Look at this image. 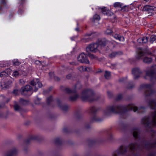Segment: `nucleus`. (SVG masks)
Listing matches in <instances>:
<instances>
[{
    "label": "nucleus",
    "mask_w": 156,
    "mask_h": 156,
    "mask_svg": "<svg viewBox=\"0 0 156 156\" xmlns=\"http://www.w3.org/2000/svg\"><path fill=\"white\" fill-rule=\"evenodd\" d=\"M94 94L93 91L90 89H87L84 90L81 94V98L83 101L88 100L91 101L92 96Z\"/></svg>",
    "instance_id": "f257e3e1"
},
{
    "label": "nucleus",
    "mask_w": 156,
    "mask_h": 156,
    "mask_svg": "<svg viewBox=\"0 0 156 156\" xmlns=\"http://www.w3.org/2000/svg\"><path fill=\"white\" fill-rule=\"evenodd\" d=\"M98 48L103 49L105 46L107 47H114L112 43L108 41L105 38L100 39L98 41Z\"/></svg>",
    "instance_id": "f03ea898"
},
{
    "label": "nucleus",
    "mask_w": 156,
    "mask_h": 156,
    "mask_svg": "<svg viewBox=\"0 0 156 156\" xmlns=\"http://www.w3.org/2000/svg\"><path fill=\"white\" fill-rule=\"evenodd\" d=\"M13 79L10 77L2 80L0 82V86L2 90H6L8 89L10 85L12 83Z\"/></svg>",
    "instance_id": "7ed1b4c3"
},
{
    "label": "nucleus",
    "mask_w": 156,
    "mask_h": 156,
    "mask_svg": "<svg viewBox=\"0 0 156 156\" xmlns=\"http://www.w3.org/2000/svg\"><path fill=\"white\" fill-rule=\"evenodd\" d=\"M102 12L104 14L106 15L108 17V19L112 22H114L115 20L116 17L115 14L108 9H106L105 7L101 9Z\"/></svg>",
    "instance_id": "20e7f679"
},
{
    "label": "nucleus",
    "mask_w": 156,
    "mask_h": 156,
    "mask_svg": "<svg viewBox=\"0 0 156 156\" xmlns=\"http://www.w3.org/2000/svg\"><path fill=\"white\" fill-rule=\"evenodd\" d=\"M142 122L144 124H147L148 122H152L153 125H156V112L152 114L151 120H150L148 118L145 117L143 119Z\"/></svg>",
    "instance_id": "39448f33"
},
{
    "label": "nucleus",
    "mask_w": 156,
    "mask_h": 156,
    "mask_svg": "<svg viewBox=\"0 0 156 156\" xmlns=\"http://www.w3.org/2000/svg\"><path fill=\"white\" fill-rule=\"evenodd\" d=\"M78 62L80 63L89 64L90 62L87 59L86 56L84 54H81L79 55L77 58Z\"/></svg>",
    "instance_id": "423d86ee"
},
{
    "label": "nucleus",
    "mask_w": 156,
    "mask_h": 156,
    "mask_svg": "<svg viewBox=\"0 0 156 156\" xmlns=\"http://www.w3.org/2000/svg\"><path fill=\"white\" fill-rule=\"evenodd\" d=\"M98 48V44H90L89 46L87 47V51L88 52L90 51L92 52H96L98 50H99Z\"/></svg>",
    "instance_id": "0eeeda50"
},
{
    "label": "nucleus",
    "mask_w": 156,
    "mask_h": 156,
    "mask_svg": "<svg viewBox=\"0 0 156 156\" xmlns=\"http://www.w3.org/2000/svg\"><path fill=\"white\" fill-rule=\"evenodd\" d=\"M32 88L29 85H27L25 87L21 88L20 92L22 95H25L26 93L30 90Z\"/></svg>",
    "instance_id": "6e6552de"
},
{
    "label": "nucleus",
    "mask_w": 156,
    "mask_h": 156,
    "mask_svg": "<svg viewBox=\"0 0 156 156\" xmlns=\"http://www.w3.org/2000/svg\"><path fill=\"white\" fill-rule=\"evenodd\" d=\"M141 73V70L138 68H134L132 70V73L134 75L135 79L139 77Z\"/></svg>",
    "instance_id": "1a4fd4ad"
},
{
    "label": "nucleus",
    "mask_w": 156,
    "mask_h": 156,
    "mask_svg": "<svg viewBox=\"0 0 156 156\" xmlns=\"http://www.w3.org/2000/svg\"><path fill=\"white\" fill-rule=\"evenodd\" d=\"M17 151L15 149H11L4 154V156H14L16 155Z\"/></svg>",
    "instance_id": "9d476101"
},
{
    "label": "nucleus",
    "mask_w": 156,
    "mask_h": 156,
    "mask_svg": "<svg viewBox=\"0 0 156 156\" xmlns=\"http://www.w3.org/2000/svg\"><path fill=\"white\" fill-rule=\"evenodd\" d=\"M156 7L149 5H146L143 7V10L145 11L152 12L154 11Z\"/></svg>",
    "instance_id": "9b49d317"
},
{
    "label": "nucleus",
    "mask_w": 156,
    "mask_h": 156,
    "mask_svg": "<svg viewBox=\"0 0 156 156\" xmlns=\"http://www.w3.org/2000/svg\"><path fill=\"white\" fill-rule=\"evenodd\" d=\"M148 53V52L147 50H140L139 51L138 56L137 58L139 59L140 57L142 56L145 54Z\"/></svg>",
    "instance_id": "f8f14e48"
},
{
    "label": "nucleus",
    "mask_w": 156,
    "mask_h": 156,
    "mask_svg": "<svg viewBox=\"0 0 156 156\" xmlns=\"http://www.w3.org/2000/svg\"><path fill=\"white\" fill-rule=\"evenodd\" d=\"M15 110L16 111H19L21 112L23 111V109L21 107L17 104H15L14 106Z\"/></svg>",
    "instance_id": "ddd939ff"
},
{
    "label": "nucleus",
    "mask_w": 156,
    "mask_h": 156,
    "mask_svg": "<svg viewBox=\"0 0 156 156\" xmlns=\"http://www.w3.org/2000/svg\"><path fill=\"white\" fill-rule=\"evenodd\" d=\"M19 103L20 105H27L29 101L23 98H21L19 100Z\"/></svg>",
    "instance_id": "4468645a"
},
{
    "label": "nucleus",
    "mask_w": 156,
    "mask_h": 156,
    "mask_svg": "<svg viewBox=\"0 0 156 156\" xmlns=\"http://www.w3.org/2000/svg\"><path fill=\"white\" fill-rule=\"evenodd\" d=\"M113 37L116 40H119V41H123L124 40V37L118 34H115L113 35Z\"/></svg>",
    "instance_id": "2eb2a0df"
},
{
    "label": "nucleus",
    "mask_w": 156,
    "mask_h": 156,
    "mask_svg": "<svg viewBox=\"0 0 156 156\" xmlns=\"http://www.w3.org/2000/svg\"><path fill=\"white\" fill-rule=\"evenodd\" d=\"M148 40V38L147 37H144L141 38H139L137 40V42L139 43H141V41H142V43H146Z\"/></svg>",
    "instance_id": "dca6fc26"
},
{
    "label": "nucleus",
    "mask_w": 156,
    "mask_h": 156,
    "mask_svg": "<svg viewBox=\"0 0 156 156\" xmlns=\"http://www.w3.org/2000/svg\"><path fill=\"white\" fill-rule=\"evenodd\" d=\"M36 82L35 85V91L37 90L38 87H41L42 86L41 83L38 80H37Z\"/></svg>",
    "instance_id": "f3484780"
},
{
    "label": "nucleus",
    "mask_w": 156,
    "mask_h": 156,
    "mask_svg": "<svg viewBox=\"0 0 156 156\" xmlns=\"http://www.w3.org/2000/svg\"><path fill=\"white\" fill-rule=\"evenodd\" d=\"M152 61L151 58H148L147 57H145L143 61L144 62L146 63H150Z\"/></svg>",
    "instance_id": "a211bd4d"
},
{
    "label": "nucleus",
    "mask_w": 156,
    "mask_h": 156,
    "mask_svg": "<svg viewBox=\"0 0 156 156\" xmlns=\"http://www.w3.org/2000/svg\"><path fill=\"white\" fill-rule=\"evenodd\" d=\"M100 18L99 15L96 14L93 17L92 21L93 22L98 21L100 20Z\"/></svg>",
    "instance_id": "6ab92c4d"
},
{
    "label": "nucleus",
    "mask_w": 156,
    "mask_h": 156,
    "mask_svg": "<svg viewBox=\"0 0 156 156\" xmlns=\"http://www.w3.org/2000/svg\"><path fill=\"white\" fill-rule=\"evenodd\" d=\"M104 76L106 79H109L111 77V73L110 72L106 71Z\"/></svg>",
    "instance_id": "aec40b11"
},
{
    "label": "nucleus",
    "mask_w": 156,
    "mask_h": 156,
    "mask_svg": "<svg viewBox=\"0 0 156 156\" xmlns=\"http://www.w3.org/2000/svg\"><path fill=\"white\" fill-rule=\"evenodd\" d=\"M8 76V74L5 71H3L0 73V77H4Z\"/></svg>",
    "instance_id": "412c9836"
},
{
    "label": "nucleus",
    "mask_w": 156,
    "mask_h": 156,
    "mask_svg": "<svg viewBox=\"0 0 156 156\" xmlns=\"http://www.w3.org/2000/svg\"><path fill=\"white\" fill-rule=\"evenodd\" d=\"M126 148L122 146H121L120 147L119 152L118 153L123 154L126 152Z\"/></svg>",
    "instance_id": "4be33fe9"
},
{
    "label": "nucleus",
    "mask_w": 156,
    "mask_h": 156,
    "mask_svg": "<svg viewBox=\"0 0 156 156\" xmlns=\"http://www.w3.org/2000/svg\"><path fill=\"white\" fill-rule=\"evenodd\" d=\"M118 54H119L117 52H113L109 54V56L111 58H113L115 57Z\"/></svg>",
    "instance_id": "5701e85b"
},
{
    "label": "nucleus",
    "mask_w": 156,
    "mask_h": 156,
    "mask_svg": "<svg viewBox=\"0 0 156 156\" xmlns=\"http://www.w3.org/2000/svg\"><path fill=\"white\" fill-rule=\"evenodd\" d=\"M87 55L92 59H97V57L93 54H88Z\"/></svg>",
    "instance_id": "b1692460"
},
{
    "label": "nucleus",
    "mask_w": 156,
    "mask_h": 156,
    "mask_svg": "<svg viewBox=\"0 0 156 156\" xmlns=\"http://www.w3.org/2000/svg\"><path fill=\"white\" fill-rule=\"evenodd\" d=\"M78 69L80 72H83L87 70V68H84L83 66H80L78 67Z\"/></svg>",
    "instance_id": "393cba45"
},
{
    "label": "nucleus",
    "mask_w": 156,
    "mask_h": 156,
    "mask_svg": "<svg viewBox=\"0 0 156 156\" xmlns=\"http://www.w3.org/2000/svg\"><path fill=\"white\" fill-rule=\"evenodd\" d=\"M19 75V73L17 71H14L12 75L13 77H18Z\"/></svg>",
    "instance_id": "a878e982"
},
{
    "label": "nucleus",
    "mask_w": 156,
    "mask_h": 156,
    "mask_svg": "<svg viewBox=\"0 0 156 156\" xmlns=\"http://www.w3.org/2000/svg\"><path fill=\"white\" fill-rule=\"evenodd\" d=\"M13 64L15 66H19L20 64V62L17 59H14L13 61Z\"/></svg>",
    "instance_id": "bb28decb"
},
{
    "label": "nucleus",
    "mask_w": 156,
    "mask_h": 156,
    "mask_svg": "<svg viewBox=\"0 0 156 156\" xmlns=\"http://www.w3.org/2000/svg\"><path fill=\"white\" fill-rule=\"evenodd\" d=\"M78 96L77 94H76L74 97H71L70 98V100L71 101H74L76 100L78 98Z\"/></svg>",
    "instance_id": "cd10ccee"
},
{
    "label": "nucleus",
    "mask_w": 156,
    "mask_h": 156,
    "mask_svg": "<svg viewBox=\"0 0 156 156\" xmlns=\"http://www.w3.org/2000/svg\"><path fill=\"white\" fill-rule=\"evenodd\" d=\"M112 31L111 29H107L105 31V34L107 35L110 34L112 33Z\"/></svg>",
    "instance_id": "c85d7f7f"
},
{
    "label": "nucleus",
    "mask_w": 156,
    "mask_h": 156,
    "mask_svg": "<svg viewBox=\"0 0 156 156\" xmlns=\"http://www.w3.org/2000/svg\"><path fill=\"white\" fill-rule=\"evenodd\" d=\"M65 91L67 93H73L74 91H73L72 90H71L68 87H66L65 89Z\"/></svg>",
    "instance_id": "c756f323"
},
{
    "label": "nucleus",
    "mask_w": 156,
    "mask_h": 156,
    "mask_svg": "<svg viewBox=\"0 0 156 156\" xmlns=\"http://www.w3.org/2000/svg\"><path fill=\"white\" fill-rule=\"evenodd\" d=\"M61 108L63 111H66L68 109L69 107L67 105H64L62 106Z\"/></svg>",
    "instance_id": "7c9ffc66"
},
{
    "label": "nucleus",
    "mask_w": 156,
    "mask_h": 156,
    "mask_svg": "<svg viewBox=\"0 0 156 156\" xmlns=\"http://www.w3.org/2000/svg\"><path fill=\"white\" fill-rule=\"evenodd\" d=\"M138 132L137 129L135 130L133 132V135L134 137H136L138 135Z\"/></svg>",
    "instance_id": "2f4dec72"
},
{
    "label": "nucleus",
    "mask_w": 156,
    "mask_h": 156,
    "mask_svg": "<svg viewBox=\"0 0 156 156\" xmlns=\"http://www.w3.org/2000/svg\"><path fill=\"white\" fill-rule=\"evenodd\" d=\"M114 6L115 7H120L121 6V5L119 2H116L114 4Z\"/></svg>",
    "instance_id": "473e14b6"
},
{
    "label": "nucleus",
    "mask_w": 156,
    "mask_h": 156,
    "mask_svg": "<svg viewBox=\"0 0 156 156\" xmlns=\"http://www.w3.org/2000/svg\"><path fill=\"white\" fill-rule=\"evenodd\" d=\"M150 105H151L152 106H153L154 105H156V103L154 101H151L149 102Z\"/></svg>",
    "instance_id": "72a5a7b5"
},
{
    "label": "nucleus",
    "mask_w": 156,
    "mask_h": 156,
    "mask_svg": "<svg viewBox=\"0 0 156 156\" xmlns=\"http://www.w3.org/2000/svg\"><path fill=\"white\" fill-rule=\"evenodd\" d=\"M121 10L123 12H126L128 11V8L126 6H125L122 8Z\"/></svg>",
    "instance_id": "f704fd0d"
},
{
    "label": "nucleus",
    "mask_w": 156,
    "mask_h": 156,
    "mask_svg": "<svg viewBox=\"0 0 156 156\" xmlns=\"http://www.w3.org/2000/svg\"><path fill=\"white\" fill-rule=\"evenodd\" d=\"M131 109H133V111L135 112L137 110V108L136 107H135L134 106H132L131 107Z\"/></svg>",
    "instance_id": "c9c22d12"
},
{
    "label": "nucleus",
    "mask_w": 156,
    "mask_h": 156,
    "mask_svg": "<svg viewBox=\"0 0 156 156\" xmlns=\"http://www.w3.org/2000/svg\"><path fill=\"white\" fill-rule=\"evenodd\" d=\"M129 147L132 150H133L135 148L134 145L133 144H131L129 145Z\"/></svg>",
    "instance_id": "e433bc0d"
},
{
    "label": "nucleus",
    "mask_w": 156,
    "mask_h": 156,
    "mask_svg": "<svg viewBox=\"0 0 156 156\" xmlns=\"http://www.w3.org/2000/svg\"><path fill=\"white\" fill-rule=\"evenodd\" d=\"M18 90H14L13 91V94L16 95H17L18 94Z\"/></svg>",
    "instance_id": "4c0bfd02"
},
{
    "label": "nucleus",
    "mask_w": 156,
    "mask_h": 156,
    "mask_svg": "<svg viewBox=\"0 0 156 156\" xmlns=\"http://www.w3.org/2000/svg\"><path fill=\"white\" fill-rule=\"evenodd\" d=\"M52 100V97H50L49 98H48L47 100V101L48 103H49Z\"/></svg>",
    "instance_id": "58836bf2"
},
{
    "label": "nucleus",
    "mask_w": 156,
    "mask_h": 156,
    "mask_svg": "<svg viewBox=\"0 0 156 156\" xmlns=\"http://www.w3.org/2000/svg\"><path fill=\"white\" fill-rule=\"evenodd\" d=\"M72 75L71 74H70L67 75L66 77L68 79H70L72 77Z\"/></svg>",
    "instance_id": "ea45409f"
},
{
    "label": "nucleus",
    "mask_w": 156,
    "mask_h": 156,
    "mask_svg": "<svg viewBox=\"0 0 156 156\" xmlns=\"http://www.w3.org/2000/svg\"><path fill=\"white\" fill-rule=\"evenodd\" d=\"M54 78L56 81H58L60 80V79L57 76H55Z\"/></svg>",
    "instance_id": "a19ab883"
},
{
    "label": "nucleus",
    "mask_w": 156,
    "mask_h": 156,
    "mask_svg": "<svg viewBox=\"0 0 156 156\" xmlns=\"http://www.w3.org/2000/svg\"><path fill=\"white\" fill-rule=\"evenodd\" d=\"M30 84L33 86H34L35 87V84L34 83L33 80L31 81L30 82Z\"/></svg>",
    "instance_id": "79ce46f5"
},
{
    "label": "nucleus",
    "mask_w": 156,
    "mask_h": 156,
    "mask_svg": "<svg viewBox=\"0 0 156 156\" xmlns=\"http://www.w3.org/2000/svg\"><path fill=\"white\" fill-rule=\"evenodd\" d=\"M147 75L148 76H151L152 74V73H149L148 72H147Z\"/></svg>",
    "instance_id": "37998d69"
},
{
    "label": "nucleus",
    "mask_w": 156,
    "mask_h": 156,
    "mask_svg": "<svg viewBox=\"0 0 156 156\" xmlns=\"http://www.w3.org/2000/svg\"><path fill=\"white\" fill-rule=\"evenodd\" d=\"M20 83H22V84H23L24 83H25V82L24 81H23V80H20Z\"/></svg>",
    "instance_id": "c03bdc74"
},
{
    "label": "nucleus",
    "mask_w": 156,
    "mask_h": 156,
    "mask_svg": "<svg viewBox=\"0 0 156 156\" xmlns=\"http://www.w3.org/2000/svg\"><path fill=\"white\" fill-rule=\"evenodd\" d=\"M70 64L73 65H76V64L75 62H73L70 63Z\"/></svg>",
    "instance_id": "a18cd8bd"
},
{
    "label": "nucleus",
    "mask_w": 156,
    "mask_h": 156,
    "mask_svg": "<svg viewBox=\"0 0 156 156\" xmlns=\"http://www.w3.org/2000/svg\"><path fill=\"white\" fill-rule=\"evenodd\" d=\"M59 139H57L55 140V142L56 143H58V142L59 141Z\"/></svg>",
    "instance_id": "49530a36"
},
{
    "label": "nucleus",
    "mask_w": 156,
    "mask_h": 156,
    "mask_svg": "<svg viewBox=\"0 0 156 156\" xmlns=\"http://www.w3.org/2000/svg\"><path fill=\"white\" fill-rule=\"evenodd\" d=\"M3 106V105L2 104H0V108H2Z\"/></svg>",
    "instance_id": "de8ad7c7"
},
{
    "label": "nucleus",
    "mask_w": 156,
    "mask_h": 156,
    "mask_svg": "<svg viewBox=\"0 0 156 156\" xmlns=\"http://www.w3.org/2000/svg\"><path fill=\"white\" fill-rule=\"evenodd\" d=\"M120 96V97H119V96H118V98H117L118 99H120L121 98V96Z\"/></svg>",
    "instance_id": "09e8293b"
},
{
    "label": "nucleus",
    "mask_w": 156,
    "mask_h": 156,
    "mask_svg": "<svg viewBox=\"0 0 156 156\" xmlns=\"http://www.w3.org/2000/svg\"><path fill=\"white\" fill-rule=\"evenodd\" d=\"M76 30H78V29H77V28H76Z\"/></svg>",
    "instance_id": "8fccbe9b"
}]
</instances>
